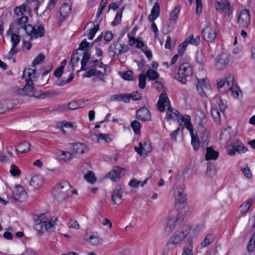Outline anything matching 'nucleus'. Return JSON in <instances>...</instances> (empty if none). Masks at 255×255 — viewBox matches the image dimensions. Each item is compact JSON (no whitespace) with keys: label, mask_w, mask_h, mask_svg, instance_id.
Wrapping results in <instances>:
<instances>
[{"label":"nucleus","mask_w":255,"mask_h":255,"mask_svg":"<svg viewBox=\"0 0 255 255\" xmlns=\"http://www.w3.org/2000/svg\"><path fill=\"white\" fill-rule=\"evenodd\" d=\"M71 188L68 181L60 180L53 188L52 194L55 200L62 202L70 196Z\"/></svg>","instance_id":"nucleus-1"},{"label":"nucleus","mask_w":255,"mask_h":255,"mask_svg":"<svg viewBox=\"0 0 255 255\" xmlns=\"http://www.w3.org/2000/svg\"><path fill=\"white\" fill-rule=\"evenodd\" d=\"M193 74V67L189 62L182 61L177 72L173 71L172 77L182 84H185L187 78Z\"/></svg>","instance_id":"nucleus-2"},{"label":"nucleus","mask_w":255,"mask_h":255,"mask_svg":"<svg viewBox=\"0 0 255 255\" xmlns=\"http://www.w3.org/2000/svg\"><path fill=\"white\" fill-rule=\"evenodd\" d=\"M190 230L188 226L184 225L180 230L176 231L173 235L170 237L166 243L168 250H173L179 245L188 235Z\"/></svg>","instance_id":"nucleus-3"},{"label":"nucleus","mask_w":255,"mask_h":255,"mask_svg":"<svg viewBox=\"0 0 255 255\" xmlns=\"http://www.w3.org/2000/svg\"><path fill=\"white\" fill-rule=\"evenodd\" d=\"M35 222V229L40 235H43L44 231L51 233L54 231V224L48 222L45 214L39 215Z\"/></svg>","instance_id":"nucleus-4"},{"label":"nucleus","mask_w":255,"mask_h":255,"mask_svg":"<svg viewBox=\"0 0 255 255\" xmlns=\"http://www.w3.org/2000/svg\"><path fill=\"white\" fill-rule=\"evenodd\" d=\"M34 69L27 68H25L23 71L22 77L25 78V85L21 90L23 91H31L33 89V82L32 79H37L36 70L35 67Z\"/></svg>","instance_id":"nucleus-5"},{"label":"nucleus","mask_w":255,"mask_h":255,"mask_svg":"<svg viewBox=\"0 0 255 255\" xmlns=\"http://www.w3.org/2000/svg\"><path fill=\"white\" fill-rule=\"evenodd\" d=\"M90 48V43L88 42L86 39L82 40L79 45V47L77 49L84 51L83 58L81 61V70L85 71L87 69V65L91 58V54L87 51Z\"/></svg>","instance_id":"nucleus-6"},{"label":"nucleus","mask_w":255,"mask_h":255,"mask_svg":"<svg viewBox=\"0 0 255 255\" xmlns=\"http://www.w3.org/2000/svg\"><path fill=\"white\" fill-rule=\"evenodd\" d=\"M26 33L30 36V39H36L38 37H41L44 35L45 29L43 24H39L37 28L30 24H27L25 27Z\"/></svg>","instance_id":"nucleus-7"},{"label":"nucleus","mask_w":255,"mask_h":255,"mask_svg":"<svg viewBox=\"0 0 255 255\" xmlns=\"http://www.w3.org/2000/svg\"><path fill=\"white\" fill-rule=\"evenodd\" d=\"M178 220L179 215L176 211L170 212L166 218L165 232L167 233L172 232L174 229Z\"/></svg>","instance_id":"nucleus-8"},{"label":"nucleus","mask_w":255,"mask_h":255,"mask_svg":"<svg viewBox=\"0 0 255 255\" xmlns=\"http://www.w3.org/2000/svg\"><path fill=\"white\" fill-rule=\"evenodd\" d=\"M250 11L247 9L241 10L237 19L239 27L243 29L247 28L250 24Z\"/></svg>","instance_id":"nucleus-9"},{"label":"nucleus","mask_w":255,"mask_h":255,"mask_svg":"<svg viewBox=\"0 0 255 255\" xmlns=\"http://www.w3.org/2000/svg\"><path fill=\"white\" fill-rule=\"evenodd\" d=\"M28 20V17L27 16H21L19 18H17L14 22L11 23L9 25V29L7 33L9 31H13L16 33H19L20 29L27 27L26 23Z\"/></svg>","instance_id":"nucleus-10"},{"label":"nucleus","mask_w":255,"mask_h":255,"mask_svg":"<svg viewBox=\"0 0 255 255\" xmlns=\"http://www.w3.org/2000/svg\"><path fill=\"white\" fill-rule=\"evenodd\" d=\"M84 240L91 245L97 246L101 245L103 242V238L97 232H88L86 231Z\"/></svg>","instance_id":"nucleus-11"},{"label":"nucleus","mask_w":255,"mask_h":255,"mask_svg":"<svg viewBox=\"0 0 255 255\" xmlns=\"http://www.w3.org/2000/svg\"><path fill=\"white\" fill-rule=\"evenodd\" d=\"M196 89L199 94L202 97H207V93L210 91V85L207 80L197 78Z\"/></svg>","instance_id":"nucleus-12"},{"label":"nucleus","mask_w":255,"mask_h":255,"mask_svg":"<svg viewBox=\"0 0 255 255\" xmlns=\"http://www.w3.org/2000/svg\"><path fill=\"white\" fill-rule=\"evenodd\" d=\"M202 36L203 39L206 42H214L217 36L215 27L211 25L207 26L202 29Z\"/></svg>","instance_id":"nucleus-13"},{"label":"nucleus","mask_w":255,"mask_h":255,"mask_svg":"<svg viewBox=\"0 0 255 255\" xmlns=\"http://www.w3.org/2000/svg\"><path fill=\"white\" fill-rule=\"evenodd\" d=\"M231 57L229 54L222 53L217 57L216 66L219 70H222L226 68L230 61Z\"/></svg>","instance_id":"nucleus-14"},{"label":"nucleus","mask_w":255,"mask_h":255,"mask_svg":"<svg viewBox=\"0 0 255 255\" xmlns=\"http://www.w3.org/2000/svg\"><path fill=\"white\" fill-rule=\"evenodd\" d=\"M134 149L139 155H142L144 152L147 154L152 150L150 142L148 139H145L143 142H139V147L135 146Z\"/></svg>","instance_id":"nucleus-15"},{"label":"nucleus","mask_w":255,"mask_h":255,"mask_svg":"<svg viewBox=\"0 0 255 255\" xmlns=\"http://www.w3.org/2000/svg\"><path fill=\"white\" fill-rule=\"evenodd\" d=\"M248 150V148L243 145L239 144L238 141L237 143L231 144L227 148V153L230 156H233L236 152L238 153H245Z\"/></svg>","instance_id":"nucleus-16"},{"label":"nucleus","mask_w":255,"mask_h":255,"mask_svg":"<svg viewBox=\"0 0 255 255\" xmlns=\"http://www.w3.org/2000/svg\"><path fill=\"white\" fill-rule=\"evenodd\" d=\"M135 118L139 121L147 122L151 121L150 111L145 107H142L136 111Z\"/></svg>","instance_id":"nucleus-17"},{"label":"nucleus","mask_w":255,"mask_h":255,"mask_svg":"<svg viewBox=\"0 0 255 255\" xmlns=\"http://www.w3.org/2000/svg\"><path fill=\"white\" fill-rule=\"evenodd\" d=\"M231 5L229 1H219L215 0L216 9L219 12L225 11V13L228 16L232 14V10L230 7Z\"/></svg>","instance_id":"nucleus-18"},{"label":"nucleus","mask_w":255,"mask_h":255,"mask_svg":"<svg viewBox=\"0 0 255 255\" xmlns=\"http://www.w3.org/2000/svg\"><path fill=\"white\" fill-rule=\"evenodd\" d=\"M128 50L127 46L124 45L122 44H119L118 42H113L111 44L109 48V52H113L115 55H119L123 53L127 52Z\"/></svg>","instance_id":"nucleus-19"},{"label":"nucleus","mask_w":255,"mask_h":255,"mask_svg":"<svg viewBox=\"0 0 255 255\" xmlns=\"http://www.w3.org/2000/svg\"><path fill=\"white\" fill-rule=\"evenodd\" d=\"M169 100L166 94L161 93L160 95L158 101L157 102V108L161 112H164L165 106L169 107Z\"/></svg>","instance_id":"nucleus-20"},{"label":"nucleus","mask_w":255,"mask_h":255,"mask_svg":"<svg viewBox=\"0 0 255 255\" xmlns=\"http://www.w3.org/2000/svg\"><path fill=\"white\" fill-rule=\"evenodd\" d=\"M26 196V192L24 188L20 185L15 186V189L13 192V199L15 201L21 202Z\"/></svg>","instance_id":"nucleus-21"},{"label":"nucleus","mask_w":255,"mask_h":255,"mask_svg":"<svg viewBox=\"0 0 255 255\" xmlns=\"http://www.w3.org/2000/svg\"><path fill=\"white\" fill-rule=\"evenodd\" d=\"M71 11V7L68 3H63L60 7L59 13L62 18L59 20V22L62 23L66 17L70 15Z\"/></svg>","instance_id":"nucleus-22"},{"label":"nucleus","mask_w":255,"mask_h":255,"mask_svg":"<svg viewBox=\"0 0 255 255\" xmlns=\"http://www.w3.org/2000/svg\"><path fill=\"white\" fill-rule=\"evenodd\" d=\"M84 99H79L77 100H73L70 102L68 105L69 110H74L79 108H82L87 106L86 102Z\"/></svg>","instance_id":"nucleus-23"},{"label":"nucleus","mask_w":255,"mask_h":255,"mask_svg":"<svg viewBox=\"0 0 255 255\" xmlns=\"http://www.w3.org/2000/svg\"><path fill=\"white\" fill-rule=\"evenodd\" d=\"M122 190L120 185H116L113 191L112 200L115 204H120L122 197Z\"/></svg>","instance_id":"nucleus-24"},{"label":"nucleus","mask_w":255,"mask_h":255,"mask_svg":"<svg viewBox=\"0 0 255 255\" xmlns=\"http://www.w3.org/2000/svg\"><path fill=\"white\" fill-rule=\"evenodd\" d=\"M124 170V168L119 166L114 167V168L109 172L108 177L112 181H117L120 179L121 174Z\"/></svg>","instance_id":"nucleus-25"},{"label":"nucleus","mask_w":255,"mask_h":255,"mask_svg":"<svg viewBox=\"0 0 255 255\" xmlns=\"http://www.w3.org/2000/svg\"><path fill=\"white\" fill-rule=\"evenodd\" d=\"M160 5L158 2V0L156 1L153 6L152 7L151 13L148 16V20L149 21H154L159 15Z\"/></svg>","instance_id":"nucleus-26"},{"label":"nucleus","mask_w":255,"mask_h":255,"mask_svg":"<svg viewBox=\"0 0 255 255\" xmlns=\"http://www.w3.org/2000/svg\"><path fill=\"white\" fill-rule=\"evenodd\" d=\"M44 180L40 175L33 176L30 181V185L35 189H39L42 186Z\"/></svg>","instance_id":"nucleus-27"},{"label":"nucleus","mask_w":255,"mask_h":255,"mask_svg":"<svg viewBox=\"0 0 255 255\" xmlns=\"http://www.w3.org/2000/svg\"><path fill=\"white\" fill-rule=\"evenodd\" d=\"M253 199L250 198L240 205L239 209L242 216H245L246 215L253 204Z\"/></svg>","instance_id":"nucleus-28"},{"label":"nucleus","mask_w":255,"mask_h":255,"mask_svg":"<svg viewBox=\"0 0 255 255\" xmlns=\"http://www.w3.org/2000/svg\"><path fill=\"white\" fill-rule=\"evenodd\" d=\"M219 157V152L214 150L212 147L206 148L205 159L206 160H216Z\"/></svg>","instance_id":"nucleus-29"},{"label":"nucleus","mask_w":255,"mask_h":255,"mask_svg":"<svg viewBox=\"0 0 255 255\" xmlns=\"http://www.w3.org/2000/svg\"><path fill=\"white\" fill-rule=\"evenodd\" d=\"M73 151L77 154H83L87 150V146L85 144L82 142L72 143Z\"/></svg>","instance_id":"nucleus-30"},{"label":"nucleus","mask_w":255,"mask_h":255,"mask_svg":"<svg viewBox=\"0 0 255 255\" xmlns=\"http://www.w3.org/2000/svg\"><path fill=\"white\" fill-rule=\"evenodd\" d=\"M183 120H181L180 122L182 123H184V126L187 129H188L191 135L195 134L194 133V129L193 128V125L191 123V118L189 115H186L184 116V117L182 118Z\"/></svg>","instance_id":"nucleus-31"},{"label":"nucleus","mask_w":255,"mask_h":255,"mask_svg":"<svg viewBox=\"0 0 255 255\" xmlns=\"http://www.w3.org/2000/svg\"><path fill=\"white\" fill-rule=\"evenodd\" d=\"M30 149V143L27 141L20 143L17 145L16 150L21 153L27 152Z\"/></svg>","instance_id":"nucleus-32"},{"label":"nucleus","mask_w":255,"mask_h":255,"mask_svg":"<svg viewBox=\"0 0 255 255\" xmlns=\"http://www.w3.org/2000/svg\"><path fill=\"white\" fill-rule=\"evenodd\" d=\"M216 235L214 234H208L204 240L201 243V246L205 248L211 244L215 240Z\"/></svg>","instance_id":"nucleus-33"},{"label":"nucleus","mask_w":255,"mask_h":255,"mask_svg":"<svg viewBox=\"0 0 255 255\" xmlns=\"http://www.w3.org/2000/svg\"><path fill=\"white\" fill-rule=\"evenodd\" d=\"M187 45L188 44H191L192 45L197 46L200 43V37L197 35L195 37H194L193 35L191 34L186 38L184 41Z\"/></svg>","instance_id":"nucleus-34"},{"label":"nucleus","mask_w":255,"mask_h":255,"mask_svg":"<svg viewBox=\"0 0 255 255\" xmlns=\"http://www.w3.org/2000/svg\"><path fill=\"white\" fill-rule=\"evenodd\" d=\"M220 110L218 109L216 106L215 107H212L211 114L212 117L215 123H219L220 122Z\"/></svg>","instance_id":"nucleus-35"},{"label":"nucleus","mask_w":255,"mask_h":255,"mask_svg":"<svg viewBox=\"0 0 255 255\" xmlns=\"http://www.w3.org/2000/svg\"><path fill=\"white\" fill-rule=\"evenodd\" d=\"M255 250V232H254L250 238L248 244L247 250L249 252L252 253Z\"/></svg>","instance_id":"nucleus-36"},{"label":"nucleus","mask_w":255,"mask_h":255,"mask_svg":"<svg viewBox=\"0 0 255 255\" xmlns=\"http://www.w3.org/2000/svg\"><path fill=\"white\" fill-rule=\"evenodd\" d=\"M60 154H58V157L60 160L67 162L72 158V154L65 151L60 150Z\"/></svg>","instance_id":"nucleus-37"},{"label":"nucleus","mask_w":255,"mask_h":255,"mask_svg":"<svg viewBox=\"0 0 255 255\" xmlns=\"http://www.w3.org/2000/svg\"><path fill=\"white\" fill-rule=\"evenodd\" d=\"M191 144L194 149L197 151L199 149L200 145V141L197 134L191 135Z\"/></svg>","instance_id":"nucleus-38"},{"label":"nucleus","mask_w":255,"mask_h":255,"mask_svg":"<svg viewBox=\"0 0 255 255\" xmlns=\"http://www.w3.org/2000/svg\"><path fill=\"white\" fill-rule=\"evenodd\" d=\"M149 80L155 81L159 77V74L156 71L150 69L147 71L145 75Z\"/></svg>","instance_id":"nucleus-39"},{"label":"nucleus","mask_w":255,"mask_h":255,"mask_svg":"<svg viewBox=\"0 0 255 255\" xmlns=\"http://www.w3.org/2000/svg\"><path fill=\"white\" fill-rule=\"evenodd\" d=\"M26 10V5L22 4L20 6H16L14 10V13L17 16H24L23 14Z\"/></svg>","instance_id":"nucleus-40"},{"label":"nucleus","mask_w":255,"mask_h":255,"mask_svg":"<svg viewBox=\"0 0 255 255\" xmlns=\"http://www.w3.org/2000/svg\"><path fill=\"white\" fill-rule=\"evenodd\" d=\"M130 127L133 129L134 134H138L140 133L141 125L138 121L136 120L132 121L130 124Z\"/></svg>","instance_id":"nucleus-41"},{"label":"nucleus","mask_w":255,"mask_h":255,"mask_svg":"<svg viewBox=\"0 0 255 255\" xmlns=\"http://www.w3.org/2000/svg\"><path fill=\"white\" fill-rule=\"evenodd\" d=\"M176 201L179 204L184 203L186 201V194L183 191H178Z\"/></svg>","instance_id":"nucleus-42"},{"label":"nucleus","mask_w":255,"mask_h":255,"mask_svg":"<svg viewBox=\"0 0 255 255\" xmlns=\"http://www.w3.org/2000/svg\"><path fill=\"white\" fill-rule=\"evenodd\" d=\"M124 8L123 7L122 8H121L120 10L118 11L117 12L115 19L114 21L112 22V25L113 26H116L121 23Z\"/></svg>","instance_id":"nucleus-43"},{"label":"nucleus","mask_w":255,"mask_h":255,"mask_svg":"<svg viewBox=\"0 0 255 255\" xmlns=\"http://www.w3.org/2000/svg\"><path fill=\"white\" fill-rule=\"evenodd\" d=\"M45 56L42 53H40L37 56L32 62V67H35L37 65L40 64L45 59Z\"/></svg>","instance_id":"nucleus-44"},{"label":"nucleus","mask_w":255,"mask_h":255,"mask_svg":"<svg viewBox=\"0 0 255 255\" xmlns=\"http://www.w3.org/2000/svg\"><path fill=\"white\" fill-rule=\"evenodd\" d=\"M53 69V64L51 63H49L46 65L43 66L40 68V71H43L42 73V77L45 76L47 74L50 72Z\"/></svg>","instance_id":"nucleus-45"},{"label":"nucleus","mask_w":255,"mask_h":255,"mask_svg":"<svg viewBox=\"0 0 255 255\" xmlns=\"http://www.w3.org/2000/svg\"><path fill=\"white\" fill-rule=\"evenodd\" d=\"M207 174L208 175L212 177L217 174V170L214 165L211 163H208L207 167Z\"/></svg>","instance_id":"nucleus-46"},{"label":"nucleus","mask_w":255,"mask_h":255,"mask_svg":"<svg viewBox=\"0 0 255 255\" xmlns=\"http://www.w3.org/2000/svg\"><path fill=\"white\" fill-rule=\"evenodd\" d=\"M85 179L90 183H94L96 181V178L95 176L94 173L92 171H89L88 173L84 175Z\"/></svg>","instance_id":"nucleus-47"},{"label":"nucleus","mask_w":255,"mask_h":255,"mask_svg":"<svg viewBox=\"0 0 255 255\" xmlns=\"http://www.w3.org/2000/svg\"><path fill=\"white\" fill-rule=\"evenodd\" d=\"M78 50H75L71 56L70 62L72 66H74L79 61L80 57L78 56Z\"/></svg>","instance_id":"nucleus-48"},{"label":"nucleus","mask_w":255,"mask_h":255,"mask_svg":"<svg viewBox=\"0 0 255 255\" xmlns=\"http://www.w3.org/2000/svg\"><path fill=\"white\" fill-rule=\"evenodd\" d=\"M146 76L143 74H139L138 76V86L141 89H143L146 86Z\"/></svg>","instance_id":"nucleus-49"},{"label":"nucleus","mask_w":255,"mask_h":255,"mask_svg":"<svg viewBox=\"0 0 255 255\" xmlns=\"http://www.w3.org/2000/svg\"><path fill=\"white\" fill-rule=\"evenodd\" d=\"M234 77L233 75L230 74L226 77L225 82L226 85L229 87V89L234 87Z\"/></svg>","instance_id":"nucleus-50"},{"label":"nucleus","mask_w":255,"mask_h":255,"mask_svg":"<svg viewBox=\"0 0 255 255\" xmlns=\"http://www.w3.org/2000/svg\"><path fill=\"white\" fill-rule=\"evenodd\" d=\"M133 73L131 70H127L123 73L122 77L126 80L131 81L133 79Z\"/></svg>","instance_id":"nucleus-51"},{"label":"nucleus","mask_w":255,"mask_h":255,"mask_svg":"<svg viewBox=\"0 0 255 255\" xmlns=\"http://www.w3.org/2000/svg\"><path fill=\"white\" fill-rule=\"evenodd\" d=\"M192 248V241L190 240L189 246L186 247H184L182 255H193Z\"/></svg>","instance_id":"nucleus-52"},{"label":"nucleus","mask_w":255,"mask_h":255,"mask_svg":"<svg viewBox=\"0 0 255 255\" xmlns=\"http://www.w3.org/2000/svg\"><path fill=\"white\" fill-rule=\"evenodd\" d=\"M99 29V25H94L93 28L89 30V32L88 34V37L89 39L92 40L94 37L95 34Z\"/></svg>","instance_id":"nucleus-53"},{"label":"nucleus","mask_w":255,"mask_h":255,"mask_svg":"<svg viewBox=\"0 0 255 255\" xmlns=\"http://www.w3.org/2000/svg\"><path fill=\"white\" fill-rule=\"evenodd\" d=\"M20 37L16 33H12L11 35V42L13 47H15L19 43Z\"/></svg>","instance_id":"nucleus-54"},{"label":"nucleus","mask_w":255,"mask_h":255,"mask_svg":"<svg viewBox=\"0 0 255 255\" xmlns=\"http://www.w3.org/2000/svg\"><path fill=\"white\" fill-rule=\"evenodd\" d=\"M179 11V8L177 7H175L170 13L169 20L173 21H176L178 18Z\"/></svg>","instance_id":"nucleus-55"},{"label":"nucleus","mask_w":255,"mask_h":255,"mask_svg":"<svg viewBox=\"0 0 255 255\" xmlns=\"http://www.w3.org/2000/svg\"><path fill=\"white\" fill-rule=\"evenodd\" d=\"M184 128V126H183L181 124L180 125V127L176 130H174L170 133V136H171V138L174 140L176 141V137L177 135L178 134V133L180 132H182Z\"/></svg>","instance_id":"nucleus-56"},{"label":"nucleus","mask_w":255,"mask_h":255,"mask_svg":"<svg viewBox=\"0 0 255 255\" xmlns=\"http://www.w3.org/2000/svg\"><path fill=\"white\" fill-rule=\"evenodd\" d=\"M167 108L169 112H172L174 114V115L177 117V119L179 122L183 120L182 118L184 117V116L181 114L178 110L172 109L170 106L168 107Z\"/></svg>","instance_id":"nucleus-57"},{"label":"nucleus","mask_w":255,"mask_h":255,"mask_svg":"<svg viewBox=\"0 0 255 255\" xmlns=\"http://www.w3.org/2000/svg\"><path fill=\"white\" fill-rule=\"evenodd\" d=\"M89 67H87V69ZM96 68H89L88 70L86 71L84 74V77L91 78L94 76H95L96 75Z\"/></svg>","instance_id":"nucleus-58"},{"label":"nucleus","mask_w":255,"mask_h":255,"mask_svg":"<svg viewBox=\"0 0 255 255\" xmlns=\"http://www.w3.org/2000/svg\"><path fill=\"white\" fill-rule=\"evenodd\" d=\"M97 137L99 139L104 140L107 143H109L112 141V138L107 134L99 133L97 135Z\"/></svg>","instance_id":"nucleus-59"},{"label":"nucleus","mask_w":255,"mask_h":255,"mask_svg":"<svg viewBox=\"0 0 255 255\" xmlns=\"http://www.w3.org/2000/svg\"><path fill=\"white\" fill-rule=\"evenodd\" d=\"M229 90H231L232 96H234L235 98H238L240 96V93H242L239 88L237 87L236 86H234L232 88H230Z\"/></svg>","instance_id":"nucleus-60"},{"label":"nucleus","mask_w":255,"mask_h":255,"mask_svg":"<svg viewBox=\"0 0 255 255\" xmlns=\"http://www.w3.org/2000/svg\"><path fill=\"white\" fill-rule=\"evenodd\" d=\"M7 154H3L0 155V162L1 163H5L9 161V157H12V153L10 152H7Z\"/></svg>","instance_id":"nucleus-61"},{"label":"nucleus","mask_w":255,"mask_h":255,"mask_svg":"<svg viewBox=\"0 0 255 255\" xmlns=\"http://www.w3.org/2000/svg\"><path fill=\"white\" fill-rule=\"evenodd\" d=\"M196 61L199 64H203L206 61V58L202 52H198L196 55Z\"/></svg>","instance_id":"nucleus-62"},{"label":"nucleus","mask_w":255,"mask_h":255,"mask_svg":"<svg viewBox=\"0 0 255 255\" xmlns=\"http://www.w3.org/2000/svg\"><path fill=\"white\" fill-rule=\"evenodd\" d=\"M187 45V44L185 41L179 44L178 48V53L179 55L182 56L183 54Z\"/></svg>","instance_id":"nucleus-63"},{"label":"nucleus","mask_w":255,"mask_h":255,"mask_svg":"<svg viewBox=\"0 0 255 255\" xmlns=\"http://www.w3.org/2000/svg\"><path fill=\"white\" fill-rule=\"evenodd\" d=\"M10 173L13 176H18L20 174V171L14 164L10 166Z\"/></svg>","instance_id":"nucleus-64"}]
</instances>
